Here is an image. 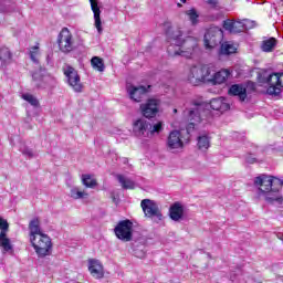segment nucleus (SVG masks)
I'll use <instances>...</instances> for the list:
<instances>
[{"label":"nucleus","instance_id":"f03ea898","mask_svg":"<svg viewBox=\"0 0 283 283\" xmlns=\"http://www.w3.org/2000/svg\"><path fill=\"white\" fill-rule=\"evenodd\" d=\"M283 181L280 178L261 175L254 178V187L259 190L258 195L263 196L266 202L271 205H282L283 199L280 196V190L282 189Z\"/></svg>","mask_w":283,"mask_h":283},{"label":"nucleus","instance_id":"ea45409f","mask_svg":"<svg viewBox=\"0 0 283 283\" xmlns=\"http://www.w3.org/2000/svg\"><path fill=\"white\" fill-rule=\"evenodd\" d=\"M21 154H23L27 158H34V151H32L31 148H28L27 146L22 147L20 149Z\"/></svg>","mask_w":283,"mask_h":283},{"label":"nucleus","instance_id":"f257e3e1","mask_svg":"<svg viewBox=\"0 0 283 283\" xmlns=\"http://www.w3.org/2000/svg\"><path fill=\"white\" fill-rule=\"evenodd\" d=\"M170 45L168 46V54L170 56H184L191 59L198 52V39L188 36L182 39V31L175 29L168 35Z\"/></svg>","mask_w":283,"mask_h":283},{"label":"nucleus","instance_id":"c9c22d12","mask_svg":"<svg viewBox=\"0 0 283 283\" xmlns=\"http://www.w3.org/2000/svg\"><path fill=\"white\" fill-rule=\"evenodd\" d=\"M39 54H40L39 44L32 46L30 50V59H31V61H33V63H39V60H38Z\"/></svg>","mask_w":283,"mask_h":283},{"label":"nucleus","instance_id":"bb28decb","mask_svg":"<svg viewBox=\"0 0 283 283\" xmlns=\"http://www.w3.org/2000/svg\"><path fill=\"white\" fill-rule=\"evenodd\" d=\"M0 247L3 253H10L12 251V242L8 238V234L0 233Z\"/></svg>","mask_w":283,"mask_h":283},{"label":"nucleus","instance_id":"4468645a","mask_svg":"<svg viewBox=\"0 0 283 283\" xmlns=\"http://www.w3.org/2000/svg\"><path fill=\"white\" fill-rule=\"evenodd\" d=\"M168 149H182L185 143H182V135L180 130H172L167 139Z\"/></svg>","mask_w":283,"mask_h":283},{"label":"nucleus","instance_id":"4c0bfd02","mask_svg":"<svg viewBox=\"0 0 283 283\" xmlns=\"http://www.w3.org/2000/svg\"><path fill=\"white\" fill-rule=\"evenodd\" d=\"M32 78H33L36 87H41V84H39V82L43 81V74H41V71L34 72L32 74Z\"/></svg>","mask_w":283,"mask_h":283},{"label":"nucleus","instance_id":"dca6fc26","mask_svg":"<svg viewBox=\"0 0 283 283\" xmlns=\"http://www.w3.org/2000/svg\"><path fill=\"white\" fill-rule=\"evenodd\" d=\"M88 271L96 280H101L105 275L103 263L98 260L92 259L88 261Z\"/></svg>","mask_w":283,"mask_h":283},{"label":"nucleus","instance_id":"79ce46f5","mask_svg":"<svg viewBox=\"0 0 283 283\" xmlns=\"http://www.w3.org/2000/svg\"><path fill=\"white\" fill-rule=\"evenodd\" d=\"M218 1L219 0H207V3L212 8H218Z\"/></svg>","mask_w":283,"mask_h":283},{"label":"nucleus","instance_id":"a18cd8bd","mask_svg":"<svg viewBox=\"0 0 283 283\" xmlns=\"http://www.w3.org/2000/svg\"><path fill=\"white\" fill-rule=\"evenodd\" d=\"M174 113H175V114L178 113V109L175 108V109H174Z\"/></svg>","mask_w":283,"mask_h":283},{"label":"nucleus","instance_id":"6e6552de","mask_svg":"<svg viewBox=\"0 0 283 283\" xmlns=\"http://www.w3.org/2000/svg\"><path fill=\"white\" fill-rule=\"evenodd\" d=\"M63 72L70 87L77 93L83 92V83H81V75H78V71L71 65H66L63 67Z\"/></svg>","mask_w":283,"mask_h":283},{"label":"nucleus","instance_id":"c756f323","mask_svg":"<svg viewBox=\"0 0 283 283\" xmlns=\"http://www.w3.org/2000/svg\"><path fill=\"white\" fill-rule=\"evenodd\" d=\"M91 65L93 70H97V72H105V62H103V59L98 56L92 57Z\"/></svg>","mask_w":283,"mask_h":283},{"label":"nucleus","instance_id":"423d86ee","mask_svg":"<svg viewBox=\"0 0 283 283\" xmlns=\"http://www.w3.org/2000/svg\"><path fill=\"white\" fill-rule=\"evenodd\" d=\"M224 36V33L222 32V29L218 27H210L203 38V43L206 50H213V48H217V45H220L222 43V39Z\"/></svg>","mask_w":283,"mask_h":283},{"label":"nucleus","instance_id":"cd10ccee","mask_svg":"<svg viewBox=\"0 0 283 283\" xmlns=\"http://www.w3.org/2000/svg\"><path fill=\"white\" fill-rule=\"evenodd\" d=\"M116 178L118 182L122 185L123 189H134V187H136V184L132 179L123 175H117Z\"/></svg>","mask_w":283,"mask_h":283},{"label":"nucleus","instance_id":"7ed1b4c3","mask_svg":"<svg viewBox=\"0 0 283 283\" xmlns=\"http://www.w3.org/2000/svg\"><path fill=\"white\" fill-rule=\"evenodd\" d=\"M30 242L38 258H46V255L52 254V239H50L48 234H40L30 239Z\"/></svg>","mask_w":283,"mask_h":283},{"label":"nucleus","instance_id":"72a5a7b5","mask_svg":"<svg viewBox=\"0 0 283 283\" xmlns=\"http://www.w3.org/2000/svg\"><path fill=\"white\" fill-rule=\"evenodd\" d=\"M82 182L85 185L88 189H94L96 187V179L92 178L90 175H83L82 176Z\"/></svg>","mask_w":283,"mask_h":283},{"label":"nucleus","instance_id":"0eeeda50","mask_svg":"<svg viewBox=\"0 0 283 283\" xmlns=\"http://www.w3.org/2000/svg\"><path fill=\"white\" fill-rule=\"evenodd\" d=\"M57 45L60 48V51L64 54H69V52H72L75 48L74 42V35H72V32H70V29L64 28L59 34L57 38Z\"/></svg>","mask_w":283,"mask_h":283},{"label":"nucleus","instance_id":"20e7f679","mask_svg":"<svg viewBox=\"0 0 283 283\" xmlns=\"http://www.w3.org/2000/svg\"><path fill=\"white\" fill-rule=\"evenodd\" d=\"M262 83H266V93L270 96H279L283 88V73H271L268 77L262 78Z\"/></svg>","mask_w":283,"mask_h":283},{"label":"nucleus","instance_id":"412c9836","mask_svg":"<svg viewBox=\"0 0 283 283\" xmlns=\"http://www.w3.org/2000/svg\"><path fill=\"white\" fill-rule=\"evenodd\" d=\"M210 107L211 109H214V112H228V109L231 107L224 97H218V98H212L210 101Z\"/></svg>","mask_w":283,"mask_h":283},{"label":"nucleus","instance_id":"a878e982","mask_svg":"<svg viewBox=\"0 0 283 283\" xmlns=\"http://www.w3.org/2000/svg\"><path fill=\"white\" fill-rule=\"evenodd\" d=\"M238 52V48L231 42H224L221 44L219 54L229 55L235 54Z\"/></svg>","mask_w":283,"mask_h":283},{"label":"nucleus","instance_id":"ddd939ff","mask_svg":"<svg viewBox=\"0 0 283 283\" xmlns=\"http://www.w3.org/2000/svg\"><path fill=\"white\" fill-rule=\"evenodd\" d=\"M127 93L132 101H135V103H140V101H143V98H145L147 95V87L128 85Z\"/></svg>","mask_w":283,"mask_h":283},{"label":"nucleus","instance_id":"4be33fe9","mask_svg":"<svg viewBox=\"0 0 283 283\" xmlns=\"http://www.w3.org/2000/svg\"><path fill=\"white\" fill-rule=\"evenodd\" d=\"M44 233L41 231V221H39V218H34L29 223V238L32 240L33 238H36L39 235H43Z\"/></svg>","mask_w":283,"mask_h":283},{"label":"nucleus","instance_id":"58836bf2","mask_svg":"<svg viewBox=\"0 0 283 283\" xmlns=\"http://www.w3.org/2000/svg\"><path fill=\"white\" fill-rule=\"evenodd\" d=\"M148 128H150V134H160V130L163 129V122H158Z\"/></svg>","mask_w":283,"mask_h":283},{"label":"nucleus","instance_id":"a19ab883","mask_svg":"<svg viewBox=\"0 0 283 283\" xmlns=\"http://www.w3.org/2000/svg\"><path fill=\"white\" fill-rule=\"evenodd\" d=\"M255 157L253 155H247L245 156V163H248L249 165H253V163H255Z\"/></svg>","mask_w":283,"mask_h":283},{"label":"nucleus","instance_id":"1a4fd4ad","mask_svg":"<svg viewBox=\"0 0 283 283\" xmlns=\"http://www.w3.org/2000/svg\"><path fill=\"white\" fill-rule=\"evenodd\" d=\"M205 112V104L203 103H195L192 106L185 111V116H188V129H193L196 127L195 123H200L202 120V113Z\"/></svg>","mask_w":283,"mask_h":283},{"label":"nucleus","instance_id":"39448f33","mask_svg":"<svg viewBox=\"0 0 283 283\" xmlns=\"http://www.w3.org/2000/svg\"><path fill=\"white\" fill-rule=\"evenodd\" d=\"M114 233L122 242H132L134 238V222L129 221V219L119 221L114 229Z\"/></svg>","mask_w":283,"mask_h":283},{"label":"nucleus","instance_id":"37998d69","mask_svg":"<svg viewBox=\"0 0 283 283\" xmlns=\"http://www.w3.org/2000/svg\"><path fill=\"white\" fill-rule=\"evenodd\" d=\"M123 163H124V164H127V163H128L127 158H124V159H123Z\"/></svg>","mask_w":283,"mask_h":283},{"label":"nucleus","instance_id":"473e14b6","mask_svg":"<svg viewBox=\"0 0 283 283\" xmlns=\"http://www.w3.org/2000/svg\"><path fill=\"white\" fill-rule=\"evenodd\" d=\"M21 98H23V101H27V103H30L32 107H39V99L34 97V95L30 93H23L21 95Z\"/></svg>","mask_w":283,"mask_h":283},{"label":"nucleus","instance_id":"b1692460","mask_svg":"<svg viewBox=\"0 0 283 283\" xmlns=\"http://www.w3.org/2000/svg\"><path fill=\"white\" fill-rule=\"evenodd\" d=\"M0 61L1 67H6L12 63V52H10V49L6 46L0 48Z\"/></svg>","mask_w":283,"mask_h":283},{"label":"nucleus","instance_id":"5701e85b","mask_svg":"<svg viewBox=\"0 0 283 283\" xmlns=\"http://www.w3.org/2000/svg\"><path fill=\"white\" fill-rule=\"evenodd\" d=\"M182 216H185V207L180 203H174L170 207V218L175 222H178V220H182Z\"/></svg>","mask_w":283,"mask_h":283},{"label":"nucleus","instance_id":"f704fd0d","mask_svg":"<svg viewBox=\"0 0 283 283\" xmlns=\"http://www.w3.org/2000/svg\"><path fill=\"white\" fill-rule=\"evenodd\" d=\"M186 14L188 15L192 25H196V23H198V17L199 15H198V12L196 11V9H190V10L186 11Z\"/></svg>","mask_w":283,"mask_h":283},{"label":"nucleus","instance_id":"9d476101","mask_svg":"<svg viewBox=\"0 0 283 283\" xmlns=\"http://www.w3.org/2000/svg\"><path fill=\"white\" fill-rule=\"evenodd\" d=\"M249 23V20L243 21H235V20H224L223 21V28L228 32H231L233 34H238L240 32H244L249 27L247 25Z\"/></svg>","mask_w":283,"mask_h":283},{"label":"nucleus","instance_id":"c03bdc74","mask_svg":"<svg viewBox=\"0 0 283 283\" xmlns=\"http://www.w3.org/2000/svg\"><path fill=\"white\" fill-rule=\"evenodd\" d=\"M187 0H180L181 3H186Z\"/></svg>","mask_w":283,"mask_h":283},{"label":"nucleus","instance_id":"6ab92c4d","mask_svg":"<svg viewBox=\"0 0 283 283\" xmlns=\"http://www.w3.org/2000/svg\"><path fill=\"white\" fill-rule=\"evenodd\" d=\"M151 127V124L144 118H139L133 124V132L135 136H145V133Z\"/></svg>","mask_w":283,"mask_h":283},{"label":"nucleus","instance_id":"393cba45","mask_svg":"<svg viewBox=\"0 0 283 283\" xmlns=\"http://www.w3.org/2000/svg\"><path fill=\"white\" fill-rule=\"evenodd\" d=\"M203 83H212L213 74L216 73V67L211 64L201 65Z\"/></svg>","mask_w":283,"mask_h":283},{"label":"nucleus","instance_id":"e433bc0d","mask_svg":"<svg viewBox=\"0 0 283 283\" xmlns=\"http://www.w3.org/2000/svg\"><path fill=\"white\" fill-rule=\"evenodd\" d=\"M0 233L8 234V229H10V224L8 221L0 217Z\"/></svg>","mask_w":283,"mask_h":283},{"label":"nucleus","instance_id":"f3484780","mask_svg":"<svg viewBox=\"0 0 283 283\" xmlns=\"http://www.w3.org/2000/svg\"><path fill=\"white\" fill-rule=\"evenodd\" d=\"M188 81L191 83V85H200V83H203L202 65L192 66L190 69Z\"/></svg>","mask_w":283,"mask_h":283},{"label":"nucleus","instance_id":"f8f14e48","mask_svg":"<svg viewBox=\"0 0 283 283\" xmlns=\"http://www.w3.org/2000/svg\"><path fill=\"white\" fill-rule=\"evenodd\" d=\"M140 207L146 216V218H154L160 216V209L158 203L151 199H144L140 202Z\"/></svg>","mask_w":283,"mask_h":283},{"label":"nucleus","instance_id":"c85d7f7f","mask_svg":"<svg viewBox=\"0 0 283 283\" xmlns=\"http://www.w3.org/2000/svg\"><path fill=\"white\" fill-rule=\"evenodd\" d=\"M277 45V40L275 38H270L262 42V51L263 52H273V49Z\"/></svg>","mask_w":283,"mask_h":283},{"label":"nucleus","instance_id":"2f4dec72","mask_svg":"<svg viewBox=\"0 0 283 283\" xmlns=\"http://www.w3.org/2000/svg\"><path fill=\"white\" fill-rule=\"evenodd\" d=\"M87 196L90 195L86 191H83L77 187L71 189V198H73V200H83L87 198Z\"/></svg>","mask_w":283,"mask_h":283},{"label":"nucleus","instance_id":"9b49d317","mask_svg":"<svg viewBox=\"0 0 283 283\" xmlns=\"http://www.w3.org/2000/svg\"><path fill=\"white\" fill-rule=\"evenodd\" d=\"M160 102L158 99H148L145 104L140 105L142 114L145 118H154L158 114Z\"/></svg>","mask_w":283,"mask_h":283},{"label":"nucleus","instance_id":"aec40b11","mask_svg":"<svg viewBox=\"0 0 283 283\" xmlns=\"http://www.w3.org/2000/svg\"><path fill=\"white\" fill-rule=\"evenodd\" d=\"M231 76V71L227 69H222L218 72L214 71V74L212 76V85H222V83H227L229 81V77Z\"/></svg>","mask_w":283,"mask_h":283},{"label":"nucleus","instance_id":"7c9ffc66","mask_svg":"<svg viewBox=\"0 0 283 283\" xmlns=\"http://www.w3.org/2000/svg\"><path fill=\"white\" fill-rule=\"evenodd\" d=\"M209 147H211V142L209 140V137H207V135L199 136L198 137V148L201 151H207V149H209Z\"/></svg>","mask_w":283,"mask_h":283},{"label":"nucleus","instance_id":"a211bd4d","mask_svg":"<svg viewBox=\"0 0 283 283\" xmlns=\"http://www.w3.org/2000/svg\"><path fill=\"white\" fill-rule=\"evenodd\" d=\"M228 94L230 96H237L241 103L247 101V87H244L242 84L231 85Z\"/></svg>","mask_w":283,"mask_h":283},{"label":"nucleus","instance_id":"2eb2a0df","mask_svg":"<svg viewBox=\"0 0 283 283\" xmlns=\"http://www.w3.org/2000/svg\"><path fill=\"white\" fill-rule=\"evenodd\" d=\"M91 10L94 13L95 28L98 34H103V22L101 21V7H98V0H90Z\"/></svg>","mask_w":283,"mask_h":283}]
</instances>
